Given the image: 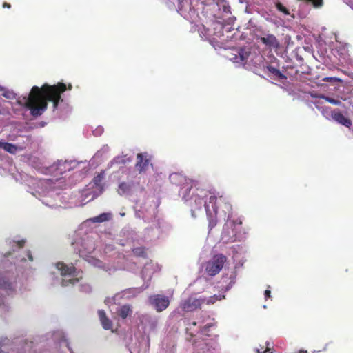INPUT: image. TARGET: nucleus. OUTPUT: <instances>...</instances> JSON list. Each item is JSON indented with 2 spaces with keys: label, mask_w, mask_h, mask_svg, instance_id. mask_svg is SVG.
I'll list each match as a JSON object with an SVG mask.
<instances>
[{
  "label": "nucleus",
  "mask_w": 353,
  "mask_h": 353,
  "mask_svg": "<svg viewBox=\"0 0 353 353\" xmlns=\"http://www.w3.org/2000/svg\"><path fill=\"white\" fill-rule=\"evenodd\" d=\"M72 86L67 85L63 83L50 85L43 84L41 88L33 86L28 97H24L23 101H19V103L23 105L30 111L33 117L41 116L48 108V101L53 103L54 109L57 108L61 99V94L67 89L72 90Z\"/></svg>",
  "instance_id": "1"
},
{
  "label": "nucleus",
  "mask_w": 353,
  "mask_h": 353,
  "mask_svg": "<svg viewBox=\"0 0 353 353\" xmlns=\"http://www.w3.org/2000/svg\"><path fill=\"white\" fill-rule=\"evenodd\" d=\"M191 200H194V210L201 209L202 206L204 205L206 214L208 219V226L210 229H212L217 223V214L218 209L223 208L225 214L230 212L232 210L231 205L226 201V199L223 196H220L217 198L215 196H210L208 201H203V199L198 195H193L191 197Z\"/></svg>",
  "instance_id": "2"
},
{
  "label": "nucleus",
  "mask_w": 353,
  "mask_h": 353,
  "mask_svg": "<svg viewBox=\"0 0 353 353\" xmlns=\"http://www.w3.org/2000/svg\"><path fill=\"white\" fill-rule=\"evenodd\" d=\"M227 257L223 254H217L205 263V271L208 275L214 276L222 270Z\"/></svg>",
  "instance_id": "3"
},
{
  "label": "nucleus",
  "mask_w": 353,
  "mask_h": 353,
  "mask_svg": "<svg viewBox=\"0 0 353 353\" xmlns=\"http://www.w3.org/2000/svg\"><path fill=\"white\" fill-rule=\"evenodd\" d=\"M151 160L152 157L148 152L138 153L137 154L135 168L139 174H145L150 166L152 167Z\"/></svg>",
  "instance_id": "4"
},
{
  "label": "nucleus",
  "mask_w": 353,
  "mask_h": 353,
  "mask_svg": "<svg viewBox=\"0 0 353 353\" xmlns=\"http://www.w3.org/2000/svg\"><path fill=\"white\" fill-rule=\"evenodd\" d=\"M149 302L157 312L165 310L170 305V299L168 296L162 294H154L149 297Z\"/></svg>",
  "instance_id": "5"
},
{
  "label": "nucleus",
  "mask_w": 353,
  "mask_h": 353,
  "mask_svg": "<svg viewBox=\"0 0 353 353\" xmlns=\"http://www.w3.org/2000/svg\"><path fill=\"white\" fill-rule=\"evenodd\" d=\"M203 303V300L190 297L181 304V308L183 311L190 312L199 308Z\"/></svg>",
  "instance_id": "6"
},
{
  "label": "nucleus",
  "mask_w": 353,
  "mask_h": 353,
  "mask_svg": "<svg viewBox=\"0 0 353 353\" xmlns=\"http://www.w3.org/2000/svg\"><path fill=\"white\" fill-rule=\"evenodd\" d=\"M234 54H232L230 57V60L234 63H243L247 61L248 57L250 56V52L247 51L245 48H239L235 50Z\"/></svg>",
  "instance_id": "7"
},
{
  "label": "nucleus",
  "mask_w": 353,
  "mask_h": 353,
  "mask_svg": "<svg viewBox=\"0 0 353 353\" xmlns=\"http://www.w3.org/2000/svg\"><path fill=\"white\" fill-rule=\"evenodd\" d=\"M331 116L334 121L347 128H350L352 125V121L339 110L332 111Z\"/></svg>",
  "instance_id": "8"
},
{
  "label": "nucleus",
  "mask_w": 353,
  "mask_h": 353,
  "mask_svg": "<svg viewBox=\"0 0 353 353\" xmlns=\"http://www.w3.org/2000/svg\"><path fill=\"white\" fill-rule=\"evenodd\" d=\"M259 40L266 46L271 48H278L280 46L279 41L272 34H268L265 37L259 38Z\"/></svg>",
  "instance_id": "9"
},
{
  "label": "nucleus",
  "mask_w": 353,
  "mask_h": 353,
  "mask_svg": "<svg viewBox=\"0 0 353 353\" xmlns=\"http://www.w3.org/2000/svg\"><path fill=\"white\" fill-rule=\"evenodd\" d=\"M212 28L209 29V31L210 34L213 36L214 39H221L224 36L223 30L225 27L221 23L215 21L212 23Z\"/></svg>",
  "instance_id": "10"
},
{
  "label": "nucleus",
  "mask_w": 353,
  "mask_h": 353,
  "mask_svg": "<svg viewBox=\"0 0 353 353\" xmlns=\"http://www.w3.org/2000/svg\"><path fill=\"white\" fill-rule=\"evenodd\" d=\"M265 70L268 71V76L274 80L282 81L287 79V77L285 74H283L279 69L272 65H268L265 68Z\"/></svg>",
  "instance_id": "11"
},
{
  "label": "nucleus",
  "mask_w": 353,
  "mask_h": 353,
  "mask_svg": "<svg viewBox=\"0 0 353 353\" xmlns=\"http://www.w3.org/2000/svg\"><path fill=\"white\" fill-rule=\"evenodd\" d=\"M56 268L60 271L62 276L73 275L75 271V268L72 264L68 265L63 262L57 263Z\"/></svg>",
  "instance_id": "12"
},
{
  "label": "nucleus",
  "mask_w": 353,
  "mask_h": 353,
  "mask_svg": "<svg viewBox=\"0 0 353 353\" xmlns=\"http://www.w3.org/2000/svg\"><path fill=\"white\" fill-rule=\"evenodd\" d=\"M98 315L103 328L106 330H110L112 327V322L106 316L105 312L103 310H99Z\"/></svg>",
  "instance_id": "13"
},
{
  "label": "nucleus",
  "mask_w": 353,
  "mask_h": 353,
  "mask_svg": "<svg viewBox=\"0 0 353 353\" xmlns=\"http://www.w3.org/2000/svg\"><path fill=\"white\" fill-rule=\"evenodd\" d=\"M0 289L6 290L7 292L14 290L13 283L6 274H0Z\"/></svg>",
  "instance_id": "14"
},
{
  "label": "nucleus",
  "mask_w": 353,
  "mask_h": 353,
  "mask_svg": "<svg viewBox=\"0 0 353 353\" xmlns=\"http://www.w3.org/2000/svg\"><path fill=\"white\" fill-rule=\"evenodd\" d=\"M117 313L121 318L125 319L131 315L132 310L130 305H123L118 310Z\"/></svg>",
  "instance_id": "15"
},
{
  "label": "nucleus",
  "mask_w": 353,
  "mask_h": 353,
  "mask_svg": "<svg viewBox=\"0 0 353 353\" xmlns=\"http://www.w3.org/2000/svg\"><path fill=\"white\" fill-rule=\"evenodd\" d=\"M131 190V185L125 182H122L119 185L118 192L120 195L128 194Z\"/></svg>",
  "instance_id": "16"
},
{
  "label": "nucleus",
  "mask_w": 353,
  "mask_h": 353,
  "mask_svg": "<svg viewBox=\"0 0 353 353\" xmlns=\"http://www.w3.org/2000/svg\"><path fill=\"white\" fill-rule=\"evenodd\" d=\"M109 219H110V214L102 213L99 216L92 218L91 221L93 223H101V222L108 221Z\"/></svg>",
  "instance_id": "17"
},
{
  "label": "nucleus",
  "mask_w": 353,
  "mask_h": 353,
  "mask_svg": "<svg viewBox=\"0 0 353 353\" xmlns=\"http://www.w3.org/2000/svg\"><path fill=\"white\" fill-rule=\"evenodd\" d=\"M3 149L5 151H6L10 154H16L18 150V148L17 145H15L14 144H12V143H6V142L3 144Z\"/></svg>",
  "instance_id": "18"
},
{
  "label": "nucleus",
  "mask_w": 353,
  "mask_h": 353,
  "mask_svg": "<svg viewBox=\"0 0 353 353\" xmlns=\"http://www.w3.org/2000/svg\"><path fill=\"white\" fill-rule=\"evenodd\" d=\"M132 252L134 256L138 257L146 258L147 254L145 249L143 247H137L132 249Z\"/></svg>",
  "instance_id": "19"
},
{
  "label": "nucleus",
  "mask_w": 353,
  "mask_h": 353,
  "mask_svg": "<svg viewBox=\"0 0 353 353\" xmlns=\"http://www.w3.org/2000/svg\"><path fill=\"white\" fill-rule=\"evenodd\" d=\"M218 5L224 12L231 13L230 6L226 0H218Z\"/></svg>",
  "instance_id": "20"
},
{
  "label": "nucleus",
  "mask_w": 353,
  "mask_h": 353,
  "mask_svg": "<svg viewBox=\"0 0 353 353\" xmlns=\"http://www.w3.org/2000/svg\"><path fill=\"white\" fill-rule=\"evenodd\" d=\"M275 7L279 12L283 13L285 15H290V10L286 7H285L281 2L276 1L275 3Z\"/></svg>",
  "instance_id": "21"
},
{
  "label": "nucleus",
  "mask_w": 353,
  "mask_h": 353,
  "mask_svg": "<svg viewBox=\"0 0 353 353\" xmlns=\"http://www.w3.org/2000/svg\"><path fill=\"white\" fill-rule=\"evenodd\" d=\"M0 91H3L2 95L6 99H13L16 97V94L13 91L4 90L1 86H0Z\"/></svg>",
  "instance_id": "22"
},
{
  "label": "nucleus",
  "mask_w": 353,
  "mask_h": 353,
  "mask_svg": "<svg viewBox=\"0 0 353 353\" xmlns=\"http://www.w3.org/2000/svg\"><path fill=\"white\" fill-rule=\"evenodd\" d=\"M104 178V173L103 172H101L99 173V174H97V176H95L93 179V183L97 185V186H100L101 184V182L103 181Z\"/></svg>",
  "instance_id": "23"
},
{
  "label": "nucleus",
  "mask_w": 353,
  "mask_h": 353,
  "mask_svg": "<svg viewBox=\"0 0 353 353\" xmlns=\"http://www.w3.org/2000/svg\"><path fill=\"white\" fill-rule=\"evenodd\" d=\"M325 99L327 101H328L329 103L333 104V105H339L341 104V102L339 101V100H337V99H332V98H330V97H325Z\"/></svg>",
  "instance_id": "24"
},
{
  "label": "nucleus",
  "mask_w": 353,
  "mask_h": 353,
  "mask_svg": "<svg viewBox=\"0 0 353 353\" xmlns=\"http://www.w3.org/2000/svg\"><path fill=\"white\" fill-rule=\"evenodd\" d=\"M265 344H266V347L265 349H263V347H261V350L258 349L257 350L258 353H265L270 350V343L269 342H266Z\"/></svg>",
  "instance_id": "25"
},
{
  "label": "nucleus",
  "mask_w": 353,
  "mask_h": 353,
  "mask_svg": "<svg viewBox=\"0 0 353 353\" xmlns=\"http://www.w3.org/2000/svg\"><path fill=\"white\" fill-rule=\"evenodd\" d=\"M78 281V279H69V280H63V283L62 285L63 286H66L68 285L69 283H71V284H74L75 283H77Z\"/></svg>",
  "instance_id": "26"
},
{
  "label": "nucleus",
  "mask_w": 353,
  "mask_h": 353,
  "mask_svg": "<svg viewBox=\"0 0 353 353\" xmlns=\"http://www.w3.org/2000/svg\"><path fill=\"white\" fill-rule=\"evenodd\" d=\"M323 81L327 82H336V81H341V80L336 77H327L323 79Z\"/></svg>",
  "instance_id": "27"
},
{
  "label": "nucleus",
  "mask_w": 353,
  "mask_h": 353,
  "mask_svg": "<svg viewBox=\"0 0 353 353\" xmlns=\"http://www.w3.org/2000/svg\"><path fill=\"white\" fill-rule=\"evenodd\" d=\"M17 246L19 248H21L24 246L25 245V240H20V241H18L16 242Z\"/></svg>",
  "instance_id": "28"
},
{
  "label": "nucleus",
  "mask_w": 353,
  "mask_h": 353,
  "mask_svg": "<svg viewBox=\"0 0 353 353\" xmlns=\"http://www.w3.org/2000/svg\"><path fill=\"white\" fill-rule=\"evenodd\" d=\"M271 291L270 290H265V298L267 299L270 297Z\"/></svg>",
  "instance_id": "29"
},
{
  "label": "nucleus",
  "mask_w": 353,
  "mask_h": 353,
  "mask_svg": "<svg viewBox=\"0 0 353 353\" xmlns=\"http://www.w3.org/2000/svg\"><path fill=\"white\" fill-rule=\"evenodd\" d=\"M3 8H10L11 7V6H10V3L5 2V3L3 4Z\"/></svg>",
  "instance_id": "30"
},
{
  "label": "nucleus",
  "mask_w": 353,
  "mask_h": 353,
  "mask_svg": "<svg viewBox=\"0 0 353 353\" xmlns=\"http://www.w3.org/2000/svg\"><path fill=\"white\" fill-rule=\"evenodd\" d=\"M5 142H1L0 141V149L1 148H3V144H4Z\"/></svg>",
  "instance_id": "31"
},
{
  "label": "nucleus",
  "mask_w": 353,
  "mask_h": 353,
  "mask_svg": "<svg viewBox=\"0 0 353 353\" xmlns=\"http://www.w3.org/2000/svg\"><path fill=\"white\" fill-rule=\"evenodd\" d=\"M28 258H29L30 261H32L33 260V257H32V256L31 254L28 255Z\"/></svg>",
  "instance_id": "32"
},
{
  "label": "nucleus",
  "mask_w": 353,
  "mask_h": 353,
  "mask_svg": "<svg viewBox=\"0 0 353 353\" xmlns=\"http://www.w3.org/2000/svg\"><path fill=\"white\" fill-rule=\"evenodd\" d=\"M208 327H210V326H209V325L204 326L203 330H205Z\"/></svg>",
  "instance_id": "33"
},
{
  "label": "nucleus",
  "mask_w": 353,
  "mask_h": 353,
  "mask_svg": "<svg viewBox=\"0 0 353 353\" xmlns=\"http://www.w3.org/2000/svg\"><path fill=\"white\" fill-rule=\"evenodd\" d=\"M192 325H196V322H193V323H192Z\"/></svg>",
  "instance_id": "34"
},
{
  "label": "nucleus",
  "mask_w": 353,
  "mask_h": 353,
  "mask_svg": "<svg viewBox=\"0 0 353 353\" xmlns=\"http://www.w3.org/2000/svg\"><path fill=\"white\" fill-rule=\"evenodd\" d=\"M192 189V186H191V188H189V191H190Z\"/></svg>",
  "instance_id": "35"
},
{
  "label": "nucleus",
  "mask_w": 353,
  "mask_h": 353,
  "mask_svg": "<svg viewBox=\"0 0 353 353\" xmlns=\"http://www.w3.org/2000/svg\"><path fill=\"white\" fill-rule=\"evenodd\" d=\"M1 352V350H0V352Z\"/></svg>",
  "instance_id": "36"
}]
</instances>
